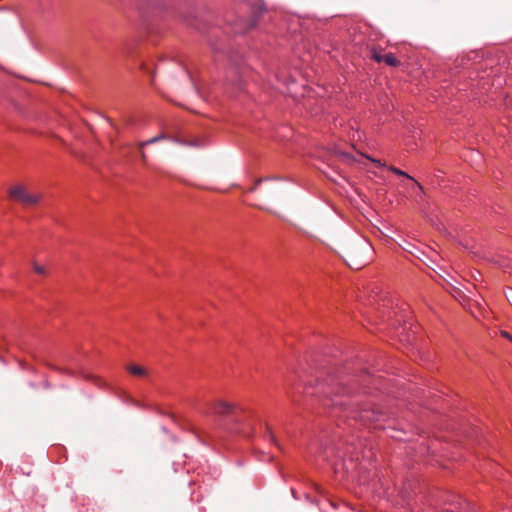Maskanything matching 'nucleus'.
Here are the masks:
<instances>
[{"label":"nucleus","mask_w":512,"mask_h":512,"mask_svg":"<svg viewBox=\"0 0 512 512\" xmlns=\"http://www.w3.org/2000/svg\"><path fill=\"white\" fill-rule=\"evenodd\" d=\"M207 41H208V44L211 47V50L213 51L214 54L227 55V57H217L215 59L216 61H223V60H228L231 62L238 61V59L232 55L231 50L226 48L225 43L221 39H219L218 31H213L212 33H210L207 36Z\"/></svg>","instance_id":"obj_3"},{"label":"nucleus","mask_w":512,"mask_h":512,"mask_svg":"<svg viewBox=\"0 0 512 512\" xmlns=\"http://www.w3.org/2000/svg\"><path fill=\"white\" fill-rule=\"evenodd\" d=\"M389 170L392 171L393 173H395L396 175H399V176H404L408 179H411L412 181H414V184H415V187H417L419 190H422L423 187L421 186V184H419L418 182H416L411 176H409L407 173H405L404 171L396 168V167H389Z\"/></svg>","instance_id":"obj_9"},{"label":"nucleus","mask_w":512,"mask_h":512,"mask_svg":"<svg viewBox=\"0 0 512 512\" xmlns=\"http://www.w3.org/2000/svg\"><path fill=\"white\" fill-rule=\"evenodd\" d=\"M9 196L11 199H13L23 205H26V206L36 205L43 198L42 193L30 192L23 185H16L14 187H11L9 189Z\"/></svg>","instance_id":"obj_2"},{"label":"nucleus","mask_w":512,"mask_h":512,"mask_svg":"<svg viewBox=\"0 0 512 512\" xmlns=\"http://www.w3.org/2000/svg\"><path fill=\"white\" fill-rule=\"evenodd\" d=\"M140 157H141V160H142L143 164H147L148 157H147L146 153L143 150H140Z\"/></svg>","instance_id":"obj_14"},{"label":"nucleus","mask_w":512,"mask_h":512,"mask_svg":"<svg viewBox=\"0 0 512 512\" xmlns=\"http://www.w3.org/2000/svg\"><path fill=\"white\" fill-rule=\"evenodd\" d=\"M187 145H190V146H195L196 144L194 143H186Z\"/></svg>","instance_id":"obj_23"},{"label":"nucleus","mask_w":512,"mask_h":512,"mask_svg":"<svg viewBox=\"0 0 512 512\" xmlns=\"http://www.w3.org/2000/svg\"><path fill=\"white\" fill-rule=\"evenodd\" d=\"M350 417L363 424L373 425L375 428H381L385 421V414L376 407L365 405L360 409L351 411Z\"/></svg>","instance_id":"obj_1"},{"label":"nucleus","mask_w":512,"mask_h":512,"mask_svg":"<svg viewBox=\"0 0 512 512\" xmlns=\"http://www.w3.org/2000/svg\"><path fill=\"white\" fill-rule=\"evenodd\" d=\"M367 57L375 62H385V64H398L399 60L391 52L384 51L382 49L371 48L368 50Z\"/></svg>","instance_id":"obj_4"},{"label":"nucleus","mask_w":512,"mask_h":512,"mask_svg":"<svg viewBox=\"0 0 512 512\" xmlns=\"http://www.w3.org/2000/svg\"><path fill=\"white\" fill-rule=\"evenodd\" d=\"M262 182V179L257 180L254 185L250 188V191L253 192L257 189L258 185Z\"/></svg>","instance_id":"obj_16"},{"label":"nucleus","mask_w":512,"mask_h":512,"mask_svg":"<svg viewBox=\"0 0 512 512\" xmlns=\"http://www.w3.org/2000/svg\"><path fill=\"white\" fill-rule=\"evenodd\" d=\"M188 25L191 27H194L200 33H204V24L202 22H199L198 20H194V21L188 22Z\"/></svg>","instance_id":"obj_10"},{"label":"nucleus","mask_w":512,"mask_h":512,"mask_svg":"<svg viewBox=\"0 0 512 512\" xmlns=\"http://www.w3.org/2000/svg\"><path fill=\"white\" fill-rule=\"evenodd\" d=\"M164 139H167L166 134H164V133H160V134H158L157 136H155V137H153V138L149 139V143H151V144H155V143H157V142H159V141H161V140H164Z\"/></svg>","instance_id":"obj_13"},{"label":"nucleus","mask_w":512,"mask_h":512,"mask_svg":"<svg viewBox=\"0 0 512 512\" xmlns=\"http://www.w3.org/2000/svg\"><path fill=\"white\" fill-rule=\"evenodd\" d=\"M33 269L36 273L40 274V275H44L46 274V269L44 266L42 265H39L38 263H33Z\"/></svg>","instance_id":"obj_12"},{"label":"nucleus","mask_w":512,"mask_h":512,"mask_svg":"<svg viewBox=\"0 0 512 512\" xmlns=\"http://www.w3.org/2000/svg\"><path fill=\"white\" fill-rule=\"evenodd\" d=\"M334 392V386L331 383L323 382L320 384V387L317 389V394H323L325 396H328L329 394Z\"/></svg>","instance_id":"obj_8"},{"label":"nucleus","mask_w":512,"mask_h":512,"mask_svg":"<svg viewBox=\"0 0 512 512\" xmlns=\"http://www.w3.org/2000/svg\"><path fill=\"white\" fill-rule=\"evenodd\" d=\"M269 437H270V439H271V441H272V442H274L276 445H278V444H277V442H276V439H275L274 435H273V434H272V432H270V431H269Z\"/></svg>","instance_id":"obj_20"},{"label":"nucleus","mask_w":512,"mask_h":512,"mask_svg":"<svg viewBox=\"0 0 512 512\" xmlns=\"http://www.w3.org/2000/svg\"><path fill=\"white\" fill-rule=\"evenodd\" d=\"M466 60L472 61L475 63H480V62H484V61H494L495 59H494L492 53H490V52L473 51L467 55Z\"/></svg>","instance_id":"obj_5"},{"label":"nucleus","mask_w":512,"mask_h":512,"mask_svg":"<svg viewBox=\"0 0 512 512\" xmlns=\"http://www.w3.org/2000/svg\"><path fill=\"white\" fill-rule=\"evenodd\" d=\"M162 61H171V62H183V59L179 58L178 55L169 54L165 57L161 58Z\"/></svg>","instance_id":"obj_11"},{"label":"nucleus","mask_w":512,"mask_h":512,"mask_svg":"<svg viewBox=\"0 0 512 512\" xmlns=\"http://www.w3.org/2000/svg\"><path fill=\"white\" fill-rule=\"evenodd\" d=\"M126 369L129 373H131L134 376L145 377L148 374L147 370L144 367L135 364L127 365Z\"/></svg>","instance_id":"obj_7"},{"label":"nucleus","mask_w":512,"mask_h":512,"mask_svg":"<svg viewBox=\"0 0 512 512\" xmlns=\"http://www.w3.org/2000/svg\"><path fill=\"white\" fill-rule=\"evenodd\" d=\"M348 265H349V267H351V268H355V269H359L360 267H362V266H363V264H359V265H358V264H355V265H353V264H351V263H349V262H348Z\"/></svg>","instance_id":"obj_19"},{"label":"nucleus","mask_w":512,"mask_h":512,"mask_svg":"<svg viewBox=\"0 0 512 512\" xmlns=\"http://www.w3.org/2000/svg\"><path fill=\"white\" fill-rule=\"evenodd\" d=\"M131 49H132V46H125V47L122 49V53H123V54H129V53H131Z\"/></svg>","instance_id":"obj_17"},{"label":"nucleus","mask_w":512,"mask_h":512,"mask_svg":"<svg viewBox=\"0 0 512 512\" xmlns=\"http://www.w3.org/2000/svg\"><path fill=\"white\" fill-rule=\"evenodd\" d=\"M368 159H370L372 162L376 163L378 166H381L380 161H378L376 159H373V158H370V157H368Z\"/></svg>","instance_id":"obj_22"},{"label":"nucleus","mask_w":512,"mask_h":512,"mask_svg":"<svg viewBox=\"0 0 512 512\" xmlns=\"http://www.w3.org/2000/svg\"><path fill=\"white\" fill-rule=\"evenodd\" d=\"M235 406L232 403L225 402V401H219L214 406V411L216 414L219 415H226L230 414L234 411Z\"/></svg>","instance_id":"obj_6"},{"label":"nucleus","mask_w":512,"mask_h":512,"mask_svg":"<svg viewBox=\"0 0 512 512\" xmlns=\"http://www.w3.org/2000/svg\"><path fill=\"white\" fill-rule=\"evenodd\" d=\"M147 145H151V143H149V140L138 143L139 150H143V148Z\"/></svg>","instance_id":"obj_15"},{"label":"nucleus","mask_w":512,"mask_h":512,"mask_svg":"<svg viewBox=\"0 0 512 512\" xmlns=\"http://www.w3.org/2000/svg\"><path fill=\"white\" fill-rule=\"evenodd\" d=\"M107 120H108V122L110 123V125H111L115 130H117V129H118V128H117V126H116V124H115L111 119L107 118Z\"/></svg>","instance_id":"obj_21"},{"label":"nucleus","mask_w":512,"mask_h":512,"mask_svg":"<svg viewBox=\"0 0 512 512\" xmlns=\"http://www.w3.org/2000/svg\"><path fill=\"white\" fill-rule=\"evenodd\" d=\"M502 335H503L505 338H507V339H509L510 341H512V335H511V334H509L508 332L503 331V332H502Z\"/></svg>","instance_id":"obj_18"}]
</instances>
